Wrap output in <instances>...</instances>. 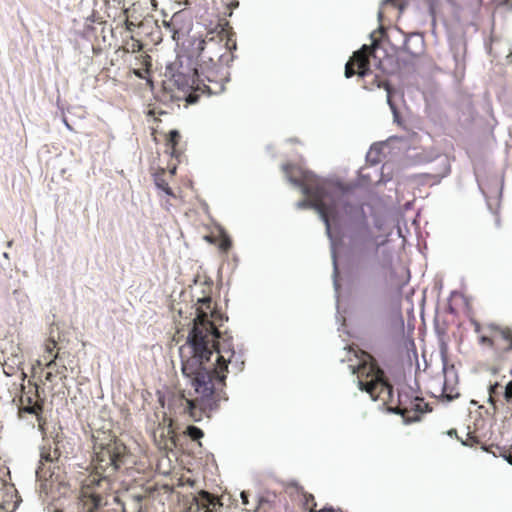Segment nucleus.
<instances>
[{
  "label": "nucleus",
  "instance_id": "nucleus-1",
  "mask_svg": "<svg viewBox=\"0 0 512 512\" xmlns=\"http://www.w3.org/2000/svg\"><path fill=\"white\" fill-rule=\"evenodd\" d=\"M194 326L179 353L182 373L187 377L197 396L187 398L184 394L185 409L194 421H201L204 415L216 410L219 402L227 400L225 387L228 364L236 365L241 371L244 361L236 357L233 338L227 332H220L212 319L218 313L212 309L210 297L199 301Z\"/></svg>",
  "mask_w": 512,
  "mask_h": 512
},
{
  "label": "nucleus",
  "instance_id": "nucleus-2",
  "mask_svg": "<svg viewBox=\"0 0 512 512\" xmlns=\"http://www.w3.org/2000/svg\"><path fill=\"white\" fill-rule=\"evenodd\" d=\"M196 49L197 67L185 82L182 81L185 77L182 74L176 80L191 90L186 97L190 104L196 103L202 94L216 95L225 89L228 72L223 63L232 61V51L237 49L235 32L229 22H219L213 31L198 42Z\"/></svg>",
  "mask_w": 512,
  "mask_h": 512
},
{
  "label": "nucleus",
  "instance_id": "nucleus-3",
  "mask_svg": "<svg viewBox=\"0 0 512 512\" xmlns=\"http://www.w3.org/2000/svg\"><path fill=\"white\" fill-rule=\"evenodd\" d=\"M92 439L94 472L83 482L77 512H99L114 489L112 476L132 458L127 446L110 430H96Z\"/></svg>",
  "mask_w": 512,
  "mask_h": 512
},
{
  "label": "nucleus",
  "instance_id": "nucleus-4",
  "mask_svg": "<svg viewBox=\"0 0 512 512\" xmlns=\"http://www.w3.org/2000/svg\"><path fill=\"white\" fill-rule=\"evenodd\" d=\"M323 204L327 207L326 220L320 217L327 231H330L331 221L344 219L350 230L352 250L363 259L370 253L377 254L380 244L372 232L362 203L350 199L339 185L333 183V193L323 195Z\"/></svg>",
  "mask_w": 512,
  "mask_h": 512
},
{
  "label": "nucleus",
  "instance_id": "nucleus-5",
  "mask_svg": "<svg viewBox=\"0 0 512 512\" xmlns=\"http://www.w3.org/2000/svg\"><path fill=\"white\" fill-rule=\"evenodd\" d=\"M380 42L373 40L371 46L363 45L361 49L355 51L349 61L345 65V77L351 78L354 75L364 79L363 88L366 90H374L384 88L387 92V103L391 110L396 113V106L392 101V87L389 82L380 74H373L370 71L369 64L370 58L377 61L375 64L383 74L391 73L389 64L392 62V57L386 55L384 58L378 56Z\"/></svg>",
  "mask_w": 512,
  "mask_h": 512
},
{
  "label": "nucleus",
  "instance_id": "nucleus-6",
  "mask_svg": "<svg viewBox=\"0 0 512 512\" xmlns=\"http://www.w3.org/2000/svg\"><path fill=\"white\" fill-rule=\"evenodd\" d=\"M478 344L491 351L495 361H503L512 352V328L495 322H472Z\"/></svg>",
  "mask_w": 512,
  "mask_h": 512
},
{
  "label": "nucleus",
  "instance_id": "nucleus-7",
  "mask_svg": "<svg viewBox=\"0 0 512 512\" xmlns=\"http://www.w3.org/2000/svg\"><path fill=\"white\" fill-rule=\"evenodd\" d=\"M283 170L288 180L299 187L305 196L313 197V204L318 208L319 215L326 219L327 207L323 204V195L333 193V182L320 179L293 164L285 165Z\"/></svg>",
  "mask_w": 512,
  "mask_h": 512
},
{
  "label": "nucleus",
  "instance_id": "nucleus-8",
  "mask_svg": "<svg viewBox=\"0 0 512 512\" xmlns=\"http://www.w3.org/2000/svg\"><path fill=\"white\" fill-rule=\"evenodd\" d=\"M367 357L369 361L362 362L356 370H353L357 374L359 388L366 391L374 400L386 401L391 397L393 387L375 359L371 355Z\"/></svg>",
  "mask_w": 512,
  "mask_h": 512
},
{
  "label": "nucleus",
  "instance_id": "nucleus-9",
  "mask_svg": "<svg viewBox=\"0 0 512 512\" xmlns=\"http://www.w3.org/2000/svg\"><path fill=\"white\" fill-rule=\"evenodd\" d=\"M428 407V403L423 398H412L407 393H399L398 404L393 410L407 422H414L420 420L421 416L428 411Z\"/></svg>",
  "mask_w": 512,
  "mask_h": 512
},
{
  "label": "nucleus",
  "instance_id": "nucleus-10",
  "mask_svg": "<svg viewBox=\"0 0 512 512\" xmlns=\"http://www.w3.org/2000/svg\"><path fill=\"white\" fill-rule=\"evenodd\" d=\"M222 506L223 504L218 497L201 490L187 501L183 512H217Z\"/></svg>",
  "mask_w": 512,
  "mask_h": 512
},
{
  "label": "nucleus",
  "instance_id": "nucleus-11",
  "mask_svg": "<svg viewBox=\"0 0 512 512\" xmlns=\"http://www.w3.org/2000/svg\"><path fill=\"white\" fill-rule=\"evenodd\" d=\"M154 442L160 450L172 451L176 446V433L173 429L172 420L166 424H159L153 432Z\"/></svg>",
  "mask_w": 512,
  "mask_h": 512
},
{
  "label": "nucleus",
  "instance_id": "nucleus-12",
  "mask_svg": "<svg viewBox=\"0 0 512 512\" xmlns=\"http://www.w3.org/2000/svg\"><path fill=\"white\" fill-rule=\"evenodd\" d=\"M292 486L295 488L299 502L305 511H308V512H343L341 509H335L332 506H325L319 510H316L317 502L315 500L314 495L305 491V489L302 486H299L298 484H293Z\"/></svg>",
  "mask_w": 512,
  "mask_h": 512
},
{
  "label": "nucleus",
  "instance_id": "nucleus-13",
  "mask_svg": "<svg viewBox=\"0 0 512 512\" xmlns=\"http://www.w3.org/2000/svg\"><path fill=\"white\" fill-rule=\"evenodd\" d=\"M447 435L450 437L455 436L465 446L480 447L481 449L486 450L484 436L480 435L476 428L471 429V427L468 426L467 430L461 436L458 435V431L456 429H450L447 431Z\"/></svg>",
  "mask_w": 512,
  "mask_h": 512
},
{
  "label": "nucleus",
  "instance_id": "nucleus-14",
  "mask_svg": "<svg viewBox=\"0 0 512 512\" xmlns=\"http://www.w3.org/2000/svg\"><path fill=\"white\" fill-rule=\"evenodd\" d=\"M44 360L46 361V368H53L58 365V361L62 360L57 349V342L54 339H48L44 345Z\"/></svg>",
  "mask_w": 512,
  "mask_h": 512
},
{
  "label": "nucleus",
  "instance_id": "nucleus-15",
  "mask_svg": "<svg viewBox=\"0 0 512 512\" xmlns=\"http://www.w3.org/2000/svg\"><path fill=\"white\" fill-rule=\"evenodd\" d=\"M14 486L0 478V512H10L13 507Z\"/></svg>",
  "mask_w": 512,
  "mask_h": 512
},
{
  "label": "nucleus",
  "instance_id": "nucleus-16",
  "mask_svg": "<svg viewBox=\"0 0 512 512\" xmlns=\"http://www.w3.org/2000/svg\"><path fill=\"white\" fill-rule=\"evenodd\" d=\"M205 239L209 243L217 245L219 250L223 253H227L232 246L230 237L223 230H219L217 234L207 235Z\"/></svg>",
  "mask_w": 512,
  "mask_h": 512
},
{
  "label": "nucleus",
  "instance_id": "nucleus-17",
  "mask_svg": "<svg viewBox=\"0 0 512 512\" xmlns=\"http://www.w3.org/2000/svg\"><path fill=\"white\" fill-rule=\"evenodd\" d=\"M181 139V135L178 130H171L166 137L165 147L166 153H169L172 157L178 158L181 155V150L177 148Z\"/></svg>",
  "mask_w": 512,
  "mask_h": 512
},
{
  "label": "nucleus",
  "instance_id": "nucleus-18",
  "mask_svg": "<svg viewBox=\"0 0 512 512\" xmlns=\"http://www.w3.org/2000/svg\"><path fill=\"white\" fill-rule=\"evenodd\" d=\"M423 39L419 34H411L406 37L404 50L412 56H417L422 52Z\"/></svg>",
  "mask_w": 512,
  "mask_h": 512
},
{
  "label": "nucleus",
  "instance_id": "nucleus-19",
  "mask_svg": "<svg viewBox=\"0 0 512 512\" xmlns=\"http://www.w3.org/2000/svg\"><path fill=\"white\" fill-rule=\"evenodd\" d=\"M279 500L275 494H268L260 498L255 512H277Z\"/></svg>",
  "mask_w": 512,
  "mask_h": 512
},
{
  "label": "nucleus",
  "instance_id": "nucleus-20",
  "mask_svg": "<svg viewBox=\"0 0 512 512\" xmlns=\"http://www.w3.org/2000/svg\"><path fill=\"white\" fill-rule=\"evenodd\" d=\"M381 268L384 270V280L390 286H401L404 281L398 280L396 276V271L392 267L391 261H387L381 264Z\"/></svg>",
  "mask_w": 512,
  "mask_h": 512
},
{
  "label": "nucleus",
  "instance_id": "nucleus-21",
  "mask_svg": "<svg viewBox=\"0 0 512 512\" xmlns=\"http://www.w3.org/2000/svg\"><path fill=\"white\" fill-rule=\"evenodd\" d=\"M444 174L421 173L412 176V179L419 185H435L440 182Z\"/></svg>",
  "mask_w": 512,
  "mask_h": 512
},
{
  "label": "nucleus",
  "instance_id": "nucleus-22",
  "mask_svg": "<svg viewBox=\"0 0 512 512\" xmlns=\"http://www.w3.org/2000/svg\"><path fill=\"white\" fill-rule=\"evenodd\" d=\"M165 176V170L161 169L159 172L155 174L154 182L158 189L162 190L167 196L171 198H176L175 193L169 186L168 182L164 178Z\"/></svg>",
  "mask_w": 512,
  "mask_h": 512
},
{
  "label": "nucleus",
  "instance_id": "nucleus-23",
  "mask_svg": "<svg viewBox=\"0 0 512 512\" xmlns=\"http://www.w3.org/2000/svg\"><path fill=\"white\" fill-rule=\"evenodd\" d=\"M60 457V452L57 448L52 449L51 446H43L40 454V464L43 466L45 462H54Z\"/></svg>",
  "mask_w": 512,
  "mask_h": 512
},
{
  "label": "nucleus",
  "instance_id": "nucleus-24",
  "mask_svg": "<svg viewBox=\"0 0 512 512\" xmlns=\"http://www.w3.org/2000/svg\"><path fill=\"white\" fill-rule=\"evenodd\" d=\"M61 361H58V365L55 366L56 367V370L55 372L53 371H48L46 374H45V381L46 382H50L52 383L55 378H59L60 380H64L67 378V367L61 363Z\"/></svg>",
  "mask_w": 512,
  "mask_h": 512
},
{
  "label": "nucleus",
  "instance_id": "nucleus-25",
  "mask_svg": "<svg viewBox=\"0 0 512 512\" xmlns=\"http://www.w3.org/2000/svg\"><path fill=\"white\" fill-rule=\"evenodd\" d=\"M122 49L127 53H136L143 49V44L138 39L130 36L129 40L125 42Z\"/></svg>",
  "mask_w": 512,
  "mask_h": 512
},
{
  "label": "nucleus",
  "instance_id": "nucleus-26",
  "mask_svg": "<svg viewBox=\"0 0 512 512\" xmlns=\"http://www.w3.org/2000/svg\"><path fill=\"white\" fill-rule=\"evenodd\" d=\"M460 396V393L455 386H449L447 382H444L441 397L447 401H452Z\"/></svg>",
  "mask_w": 512,
  "mask_h": 512
},
{
  "label": "nucleus",
  "instance_id": "nucleus-27",
  "mask_svg": "<svg viewBox=\"0 0 512 512\" xmlns=\"http://www.w3.org/2000/svg\"><path fill=\"white\" fill-rule=\"evenodd\" d=\"M502 394V386L499 383L490 385L489 387V403L493 406V409H497L496 397Z\"/></svg>",
  "mask_w": 512,
  "mask_h": 512
},
{
  "label": "nucleus",
  "instance_id": "nucleus-28",
  "mask_svg": "<svg viewBox=\"0 0 512 512\" xmlns=\"http://www.w3.org/2000/svg\"><path fill=\"white\" fill-rule=\"evenodd\" d=\"M186 434L194 441L201 439L204 436L203 431L196 426H188Z\"/></svg>",
  "mask_w": 512,
  "mask_h": 512
},
{
  "label": "nucleus",
  "instance_id": "nucleus-29",
  "mask_svg": "<svg viewBox=\"0 0 512 512\" xmlns=\"http://www.w3.org/2000/svg\"><path fill=\"white\" fill-rule=\"evenodd\" d=\"M129 11H130V8H125L123 10V14L125 15V29L128 31V32H133L134 28H135V23L133 21H131L129 19Z\"/></svg>",
  "mask_w": 512,
  "mask_h": 512
},
{
  "label": "nucleus",
  "instance_id": "nucleus-30",
  "mask_svg": "<svg viewBox=\"0 0 512 512\" xmlns=\"http://www.w3.org/2000/svg\"><path fill=\"white\" fill-rule=\"evenodd\" d=\"M43 407L42 404L34 403L33 405L25 406L23 410L29 414H35L39 415V413L42 411Z\"/></svg>",
  "mask_w": 512,
  "mask_h": 512
},
{
  "label": "nucleus",
  "instance_id": "nucleus-31",
  "mask_svg": "<svg viewBox=\"0 0 512 512\" xmlns=\"http://www.w3.org/2000/svg\"><path fill=\"white\" fill-rule=\"evenodd\" d=\"M503 396L508 404H512V381H509L505 386Z\"/></svg>",
  "mask_w": 512,
  "mask_h": 512
},
{
  "label": "nucleus",
  "instance_id": "nucleus-32",
  "mask_svg": "<svg viewBox=\"0 0 512 512\" xmlns=\"http://www.w3.org/2000/svg\"><path fill=\"white\" fill-rule=\"evenodd\" d=\"M307 197L309 198V200H302V201L297 203V206L299 208L312 207V208H314L318 212V208L313 204L314 203L313 197L312 196H307Z\"/></svg>",
  "mask_w": 512,
  "mask_h": 512
},
{
  "label": "nucleus",
  "instance_id": "nucleus-33",
  "mask_svg": "<svg viewBox=\"0 0 512 512\" xmlns=\"http://www.w3.org/2000/svg\"><path fill=\"white\" fill-rule=\"evenodd\" d=\"M466 4L471 7V11L473 13H477L481 6H482V0H465Z\"/></svg>",
  "mask_w": 512,
  "mask_h": 512
},
{
  "label": "nucleus",
  "instance_id": "nucleus-34",
  "mask_svg": "<svg viewBox=\"0 0 512 512\" xmlns=\"http://www.w3.org/2000/svg\"><path fill=\"white\" fill-rule=\"evenodd\" d=\"M152 6V10H157L158 8V2L157 0H149Z\"/></svg>",
  "mask_w": 512,
  "mask_h": 512
},
{
  "label": "nucleus",
  "instance_id": "nucleus-35",
  "mask_svg": "<svg viewBox=\"0 0 512 512\" xmlns=\"http://www.w3.org/2000/svg\"><path fill=\"white\" fill-rule=\"evenodd\" d=\"M176 169H177L176 164H175V165H173V166L170 168L169 173H170V175H171V176H174V175L176 174Z\"/></svg>",
  "mask_w": 512,
  "mask_h": 512
},
{
  "label": "nucleus",
  "instance_id": "nucleus-36",
  "mask_svg": "<svg viewBox=\"0 0 512 512\" xmlns=\"http://www.w3.org/2000/svg\"><path fill=\"white\" fill-rule=\"evenodd\" d=\"M241 498H242V502L243 504H247L248 503V500H247V495L245 492H242L241 493Z\"/></svg>",
  "mask_w": 512,
  "mask_h": 512
},
{
  "label": "nucleus",
  "instance_id": "nucleus-37",
  "mask_svg": "<svg viewBox=\"0 0 512 512\" xmlns=\"http://www.w3.org/2000/svg\"><path fill=\"white\" fill-rule=\"evenodd\" d=\"M507 460L510 464H512V446H511V449L509 450Z\"/></svg>",
  "mask_w": 512,
  "mask_h": 512
},
{
  "label": "nucleus",
  "instance_id": "nucleus-38",
  "mask_svg": "<svg viewBox=\"0 0 512 512\" xmlns=\"http://www.w3.org/2000/svg\"><path fill=\"white\" fill-rule=\"evenodd\" d=\"M134 74L140 78L142 77V74L139 70H134Z\"/></svg>",
  "mask_w": 512,
  "mask_h": 512
},
{
  "label": "nucleus",
  "instance_id": "nucleus-39",
  "mask_svg": "<svg viewBox=\"0 0 512 512\" xmlns=\"http://www.w3.org/2000/svg\"><path fill=\"white\" fill-rule=\"evenodd\" d=\"M453 6L455 7L456 12H459L462 9L460 6H456L455 4H453Z\"/></svg>",
  "mask_w": 512,
  "mask_h": 512
},
{
  "label": "nucleus",
  "instance_id": "nucleus-40",
  "mask_svg": "<svg viewBox=\"0 0 512 512\" xmlns=\"http://www.w3.org/2000/svg\"><path fill=\"white\" fill-rule=\"evenodd\" d=\"M164 25H165L166 27L170 28V27H171V25H172V23H171V22H166V21H164Z\"/></svg>",
  "mask_w": 512,
  "mask_h": 512
},
{
  "label": "nucleus",
  "instance_id": "nucleus-41",
  "mask_svg": "<svg viewBox=\"0 0 512 512\" xmlns=\"http://www.w3.org/2000/svg\"><path fill=\"white\" fill-rule=\"evenodd\" d=\"M172 31H173V34L177 33V30H175V29H172ZM173 39H175V35H173Z\"/></svg>",
  "mask_w": 512,
  "mask_h": 512
},
{
  "label": "nucleus",
  "instance_id": "nucleus-42",
  "mask_svg": "<svg viewBox=\"0 0 512 512\" xmlns=\"http://www.w3.org/2000/svg\"><path fill=\"white\" fill-rule=\"evenodd\" d=\"M48 369H49V371H53V372H55V370H56V367H53V368H48Z\"/></svg>",
  "mask_w": 512,
  "mask_h": 512
},
{
  "label": "nucleus",
  "instance_id": "nucleus-43",
  "mask_svg": "<svg viewBox=\"0 0 512 512\" xmlns=\"http://www.w3.org/2000/svg\"><path fill=\"white\" fill-rule=\"evenodd\" d=\"M396 0H387V2L394 3Z\"/></svg>",
  "mask_w": 512,
  "mask_h": 512
},
{
  "label": "nucleus",
  "instance_id": "nucleus-44",
  "mask_svg": "<svg viewBox=\"0 0 512 512\" xmlns=\"http://www.w3.org/2000/svg\"><path fill=\"white\" fill-rule=\"evenodd\" d=\"M510 0H503L502 2L503 3H508Z\"/></svg>",
  "mask_w": 512,
  "mask_h": 512
},
{
  "label": "nucleus",
  "instance_id": "nucleus-45",
  "mask_svg": "<svg viewBox=\"0 0 512 512\" xmlns=\"http://www.w3.org/2000/svg\"><path fill=\"white\" fill-rule=\"evenodd\" d=\"M56 512H61V511H56Z\"/></svg>",
  "mask_w": 512,
  "mask_h": 512
},
{
  "label": "nucleus",
  "instance_id": "nucleus-46",
  "mask_svg": "<svg viewBox=\"0 0 512 512\" xmlns=\"http://www.w3.org/2000/svg\"><path fill=\"white\" fill-rule=\"evenodd\" d=\"M123 512H126L125 510Z\"/></svg>",
  "mask_w": 512,
  "mask_h": 512
}]
</instances>
